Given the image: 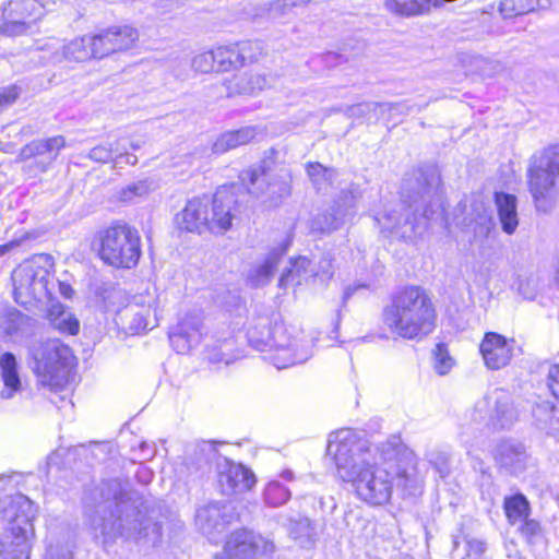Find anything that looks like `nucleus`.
<instances>
[{"label": "nucleus", "mask_w": 559, "mask_h": 559, "mask_svg": "<svg viewBox=\"0 0 559 559\" xmlns=\"http://www.w3.org/2000/svg\"><path fill=\"white\" fill-rule=\"evenodd\" d=\"M119 151V143L99 144L93 147L87 156L96 163H108L114 160V155Z\"/></svg>", "instance_id": "49"}, {"label": "nucleus", "mask_w": 559, "mask_h": 559, "mask_svg": "<svg viewBox=\"0 0 559 559\" xmlns=\"http://www.w3.org/2000/svg\"><path fill=\"white\" fill-rule=\"evenodd\" d=\"M0 377L3 382V389L0 391L2 400H10L22 392L19 364L14 354L5 352L0 355Z\"/></svg>", "instance_id": "24"}, {"label": "nucleus", "mask_w": 559, "mask_h": 559, "mask_svg": "<svg viewBox=\"0 0 559 559\" xmlns=\"http://www.w3.org/2000/svg\"><path fill=\"white\" fill-rule=\"evenodd\" d=\"M286 251V247L273 249L263 262L254 265L247 275V282L251 287H262L270 283L273 273Z\"/></svg>", "instance_id": "26"}, {"label": "nucleus", "mask_w": 559, "mask_h": 559, "mask_svg": "<svg viewBox=\"0 0 559 559\" xmlns=\"http://www.w3.org/2000/svg\"><path fill=\"white\" fill-rule=\"evenodd\" d=\"M558 179L559 176L548 174L532 158L530 159L527 183L538 211L547 212L552 207L557 194Z\"/></svg>", "instance_id": "16"}, {"label": "nucleus", "mask_w": 559, "mask_h": 559, "mask_svg": "<svg viewBox=\"0 0 559 559\" xmlns=\"http://www.w3.org/2000/svg\"><path fill=\"white\" fill-rule=\"evenodd\" d=\"M554 413V405L549 402H543L537 404L536 407L533 408V416L537 421L542 424H547L550 421Z\"/></svg>", "instance_id": "53"}, {"label": "nucleus", "mask_w": 559, "mask_h": 559, "mask_svg": "<svg viewBox=\"0 0 559 559\" xmlns=\"http://www.w3.org/2000/svg\"><path fill=\"white\" fill-rule=\"evenodd\" d=\"M58 286H59V293L64 297V298H71L74 294V290L73 288L71 287L70 284L68 283H64V282H58Z\"/></svg>", "instance_id": "61"}, {"label": "nucleus", "mask_w": 559, "mask_h": 559, "mask_svg": "<svg viewBox=\"0 0 559 559\" xmlns=\"http://www.w3.org/2000/svg\"><path fill=\"white\" fill-rule=\"evenodd\" d=\"M259 131L257 127L248 126L234 131H227L221 134L212 145L214 154H223L229 150H234L240 145H245L253 141Z\"/></svg>", "instance_id": "27"}, {"label": "nucleus", "mask_w": 559, "mask_h": 559, "mask_svg": "<svg viewBox=\"0 0 559 559\" xmlns=\"http://www.w3.org/2000/svg\"><path fill=\"white\" fill-rule=\"evenodd\" d=\"M354 207L355 197L350 191L344 192V203L317 215L311 222V229L321 234H330L340 229L353 216Z\"/></svg>", "instance_id": "22"}, {"label": "nucleus", "mask_w": 559, "mask_h": 559, "mask_svg": "<svg viewBox=\"0 0 559 559\" xmlns=\"http://www.w3.org/2000/svg\"><path fill=\"white\" fill-rule=\"evenodd\" d=\"M141 146H142V142H140V141L131 142V143H130V147H131L132 150H139Z\"/></svg>", "instance_id": "63"}, {"label": "nucleus", "mask_w": 559, "mask_h": 559, "mask_svg": "<svg viewBox=\"0 0 559 559\" xmlns=\"http://www.w3.org/2000/svg\"><path fill=\"white\" fill-rule=\"evenodd\" d=\"M200 330L201 322L198 318H187L178 325L177 330L169 335V340L178 353H185L200 342Z\"/></svg>", "instance_id": "25"}, {"label": "nucleus", "mask_w": 559, "mask_h": 559, "mask_svg": "<svg viewBox=\"0 0 559 559\" xmlns=\"http://www.w3.org/2000/svg\"><path fill=\"white\" fill-rule=\"evenodd\" d=\"M520 523L521 535L528 544H537L543 539V528L538 521L526 518Z\"/></svg>", "instance_id": "47"}, {"label": "nucleus", "mask_w": 559, "mask_h": 559, "mask_svg": "<svg viewBox=\"0 0 559 559\" xmlns=\"http://www.w3.org/2000/svg\"><path fill=\"white\" fill-rule=\"evenodd\" d=\"M99 257L117 269L135 266L141 257L139 231L124 223L110 225L99 233Z\"/></svg>", "instance_id": "7"}, {"label": "nucleus", "mask_w": 559, "mask_h": 559, "mask_svg": "<svg viewBox=\"0 0 559 559\" xmlns=\"http://www.w3.org/2000/svg\"><path fill=\"white\" fill-rule=\"evenodd\" d=\"M547 385L551 394L559 400V365H552L548 369Z\"/></svg>", "instance_id": "56"}, {"label": "nucleus", "mask_w": 559, "mask_h": 559, "mask_svg": "<svg viewBox=\"0 0 559 559\" xmlns=\"http://www.w3.org/2000/svg\"><path fill=\"white\" fill-rule=\"evenodd\" d=\"M46 559H73V554L66 547L50 546Z\"/></svg>", "instance_id": "57"}, {"label": "nucleus", "mask_w": 559, "mask_h": 559, "mask_svg": "<svg viewBox=\"0 0 559 559\" xmlns=\"http://www.w3.org/2000/svg\"><path fill=\"white\" fill-rule=\"evenodd\" d=\"M44 13L45 5L40 0H10L3 9L0 29L9 36L22 35Z\"/></svg>", "instance_id": "15"}, {"label": "nucleus", "mask_w": 559, "mask_h": 559, "mask_svg": "<svg viewBox=\"0 0 559 559\" xmlns=\"http://www.w3.org/2000/svg\"><path fill=\"white\" fill-rule=\"evenodd\" d=\"M93 58L102 59L114 52L110 40V27L99 34L87 35Z\"/></svg>", "instance_id": "43"}, {"label": "nucleus", "mask_w": 559, "mask_h": 559, "mask_svg": "<svg viewBox=\"0 0 559 559\" xmlns=\"http://www.w3.org/2000/svg\"><path fill=\"white\" fill-rule=\"evenodd\" d=\"M49 258L44 254L25 260L12 272L14 300L23 306L49 298Z\"/></svg>", "instance_id": "10"}, {"label": "nucleus", "mask_w": 559, "mask_h": 559, "mask_svg": "<svg viewBox=\"0 0 559 559\" xmlns=\"http://www.w3.org/2000/svg\"><path fill=\"white\" fill-rule=\"evenodd\" d=\"M191 67L194 71L201 73H209L213 70L217 71L215 49L197 55L192 59Z\"/></svg>", "instance_id": "48"}, {"label": "nucleus", "mask_w": 559, "mask_h": 559, "mask_svg": "<svg viewBox=\"0 0 559 559\" xmlns=\"http://www.w3.org/2000/svg\"><path fill=\"white\" fill-rule=\"evenodd\" d=\"M407 107L403 103H364L352 106L348 111L350 116H365L369 120L374 117L376 119L384 118L385 115L405 114Z\"/></svg>", "instance_id": "31"}, {"label": "nucleus", "mask_w": 559, "mask_h": 559, "mask_svg": "<svg viewBox=\"0 0 559 559\" xmlns=\"http://www.w3.org/2000/svg\"><path fill=\"white\" fill-rule=\"evenodd\" d=\"M383 8L397 17L424 15L426 7L419 0H383Z\"/></svg>", "instance_id": "36"}, {"label": "nucleus", "mask_w": 559, "mask_h": 559, "mask_svg": "<svg viewBox=\"0 0 559 559\" xmlns=\"http://www.w3.org/2000/svg\"><path fill=\"white\" fill-rule=\"evenodd\" d=\"M473 213L468 217H465L466 225H469L472 223H476L477 225L484 227L487 224H489L490 218L487 215L486 209L484 206L483 202H475L472 204Z\"/></svg>", "instance_id": "51"}, {"label": "nucleus", "mask_w": 559, "mask_h": 559, "mask_svg": "<svg viewBox=\"0 0 559 559\" xmlns=\"http://www.w3.org/2000/svg\"><path fill=\"white\" fill-rule=\"evenodd\" d=\"M34 320L16 309L7 310L2 328L9 335H26L32 332Z\"/></svg>", "instance_id": "34"}, {"label": "nucleus", "mask_w": 559, "mask_h": 559, "mask_svg": "<svg viewBox=\"0 0 559 559\" xmlns=\"http://www.w3.org/2000/svg\"><path fill=\"white\" fill-rule=\"evenodd\" d=\"M333 264H332V258L330 255H325L321 259V261L318 264V269L314 267V272L318 273V275H324L328 277H331L333 274Z\"/></svg>", "instance_id": "59"}, {"label": "nucleus", "mask_w": 559, "mask_h": 559, "mask_svg": "<svg viewBox=\"0 0 559 559\" xmlns=\"http://www.w3.org/2000/svg\"><path fill=\"white\" fill-rule=\"evenodd\" d=\"M318 503L320 510L324 513H332L336 508L335 500L331 496L319 498Z\"/></svg>", "instance_id": "60"}, {"label": "nucleus", "mask_w": 559, "mask_h": 559, "mask_svg": "<svg viewBox=\"0 0 559 559\" xmlns=\"http://www.w3.org/2000/svg\"><path fill=\"white\" fill-rule=\"evenodd\" d=\"M495 203L502 230L512 235L519 225L516 197L510 193L496 192Z\"/></svg>", "instance_id": "28"}, {"label": "nucleus", "mask_w": 559, "mask_h": 559, "mask_svg": "<svg viewBox=\"0 0 559 559\" xmlns=\"http://www.w3.org/2000/svg\"><path fill=\"white\" fill-rule=\"evenodd\" d=\"M157 308L158 296L156 290H147L145 294L135 296L130 304L117 313V322L121 323L132 334H138L147 330L150 324L155 325Z\"/></svg>", "instance_id": "14"}, {"label": "nucleus", "mask_w": 559, "mask_h": 559, "mask_svg": "<svg viewBox=\"0 0 559 559\" xmlns=\"http://www.w3.org/2000/svg\"><path fill=\"white\" fill-rule=\"evenodd\" d=\"M274 549L272 540L253 531L240 528L228 535L223 556L227 559H255L272 554ZM221 557L222 555H216L215 559H221Z\"/></svg>", "instance_id": "12"}, {"label": "nucleus", "mask_w": 559, "mask_h": 559, "mask_svg": "<svg viewBox=\"0 0 559 559\" xmlns=\"http://www.w3.org/2000/svg\"><path fill=\"white\" fill-rule=\"evenodd\" d=\"M157 188L155 180L152 178H145L139 181H134L122 188L118 198L121 202L132 203L136 199L144 198L153 192Z\"/></svg>", "instance_id": "39"}, {"label": "nucleus", "mask_w": 559, "mask_h": 559, "mask_svg": "<svg viewBox=\"0 0 559 559\" xmlns=\"http://www.w3.org/2000/svg\"><path fill=\"white\" fill-rule=\"evenodd\" d=\"M51 325L61 333L75 335L79 332L80 323L78 319L69 311L64 310L61 305L53 306L49 312Z\"/></svg>", "instance_id": "38"}, {"label": "nucleus", "mask_w": 559, "mask_h": 559, "mask_svg": "<svg viewBox=\"0 0 559 559\" xmlns=\"http://www.w3.org/2000/svg\"><path fill=\"white\" fill-rule=\"evenodd\" d=\"M440 187L441 177L437 167L428 165L414 170L404 179V203L376 218L382 231L397 233L407 228L400 236L411 238L421 223L430 219L433 207L440 205Z\"/></svg>", "instance_id": "3"}, {"label": "nucleus", "mask_w": 559, "mask_h": 559, "mask_svg": "<svg viewBox=\"0 0 559 559\" xmlns=\"http://www.w3.org/2000/svg\"><path fill=\"white\" fill-rule=\"evenodd\" d=\"M282 478L286 479V480H292L294 478V474L292 471L289 469H285L282 472L281 474Z\"/></svg>", "instance_id": "62"}, {"label": "nucleus", "mask_w": 559, "mask_h": 559, "mask_svg": "<svg viewBox=\"0 0 559 559\" xmlns=\"http://www.w3.org/2000/svg\"><path fill=\"white\" fill-rule=\"evenodd\" d=\"M452 367V358L448 355L445 346L438 344L435 350V369L439 374H445Z\"/></svg>", "instance_id": "50"}, {"label": "nucleus", "mask_w": 559, "mask_h": 559, "mask_svg": "<svg viewBox=\"0 0 559 559\" xmlns=\"http://www.w3.org/2000/svg\"><path fill=\"white\" fill-rule=\"evenodd\" d=\"M115 166L127 164V165H135L138 163V157L134 154H130L126 152V150L120 148L117 153H115Z\"/></svg>", "instance_id": "58"}, {"label": "nucleus", "mask_w": 559, "mask_h": 559, "mask_svg": "<svg viewBox=\"0 0 559 559\" xmlns=\"http://www.w3.org/2000/svg\"><path fill=\"white\" fill-rule=\"evenodd\" d=\"M549 4V0H502L499 10L504 19H511L537 9H546Z\"/></svg>", "instance_id": "33"}, {"label": "nucleus", "mask_w": 559, "mask_h": 559, "mask_svg": "<svg viewBox=\"0 0 559 559\" xmlns=\"http://www.w3.org/2000/svg\"><path fill=\"white\" fill-rule=\"evenodd\" d=\"M239 179L248 192L257 197L269 193L271 199H282L290 193L287 176L276 178L271 176L267 160H262L260 164L245 169Z\"/></svg>", "instance_id": "13"}, {"label": "nucleus", "mask_w": 559, "mask_h": 559, "mask_svg": "<svg viewBox=\"0 0 559 559\" xmlns=\"http://www.w3.org/2000/svg\"><path fill=\"white\" fill-rule=\"evenodd\" d=\"M263 321L248 330V338L258 350L276 349L284 352V361L275 364L278 369L308 359L309 352L305 349L304 344H300V340L293 336L288 326L277 322L269 325L266 320Z\"/></svg>", "instance_id": "8"}, {"label": "nucleus", "mask_w": 559, "mask_h": 559, "mask_svg": "<svg viewBox=\"0 0 559 559\" xmlns=\"http://www.w3.org/2000/svg\"><path fill=\"white\" fill-rule=\"evenodd\" d=\"M528 455L523 443L513 440L502 441L497 450L498 464L511 474H518L525 469Z\"/></svg>", "instance_id": "23"}, {"label": "nucleus", "mask_w": 559, "mask_h": 559, "mask_svg": "<svg viewBox=\"0 0 559 559\" xmlns=\"http://www.w3.org/2000/svg\"><path fill=\"white\" fill-rule=\"evenodd\" d=\"M233 188H219L210 200L209 231L223 234L231 227L236 204Z\"/></svg>", "instance_id": "18"}, {"label": "nucleus", "mask_w": 559, "mask_h": 559, "mask_svg": "<svg viewBox=\"0 0 559 559\" xmlns=\"http://www.w3.org/2000/svg\"><path fill=\"white\" fill-rule=\"evenodd\" d=\"M469 417L493 430L508 429L519 420V411L508 391L495 389L475 403Z\"/></svg>", "instance_id": "11"}, {"label": "nucleus", "mask_w": 559, "mask_h": 559, "mask_svg": "<svg viewBox=\"0 0 559 559\" xmlns=\"http://www.w3.org/2000/svg\"><path fill=\"white\" fill-rule=\"evenodd\" d=\"M290 536L300 547L312 548L317 540L316 524L307 516L290 519L287 525Z\"/></svg>", "instance_id": "30"}, {"label": "nucleus", "mask_w": 559, "mask_h": 559, "mask_svg": "<svg viewBox=\"0 0 559 559\" xmlns=\"http://www.w3.org/2000/svg\"><path fill=\"white\" fill-rule=\"evenodd\" d=\"M290 498V491L277 480L270 481L264 489V500L271 507H280Z\"/></svg>", "instance_id": "44"}, {"label": "nucleus", "mask_w": 559, "mask_h": 559, "mask_svg": "<svg viewBox=\"0 0 559 559\" xmlns=\"http://www.w3.org/2000/svg\"><path fill=\"white\" fill-rule=\"evenodd\" d=\"M503 508L511 524L522 522L528 518L531 511L530 502L522 493L504 498Z\"/></svg>", "instance_id": "37"}, {"label": "nucleus", "mask_w": 559, "mask_h": 559, "mask_svg": "<svg viewBox=\"0 0 559 559\" xmlns=\"http://www.w3.org/2000/svg\"><path fill=\"white\" fill-rule=\"evenodd\" d=\"M233 346L234 342L226 340L219 345V347H207L206 359L212 364L224 362L225 365H229L235 360V357L228 353Z\"/></svg>", "instance_id": "46"}, {"label": "nucleus", "mask_w": 559, "mask_h": 559, "mask_svg": "<svg viewBox=\"0 0 559 559\" xmlns=\"http://www.w3.org/2000/svg\"><path fill=\"white\" fill-rule=\"evenodd\" d=\"M110 40L114 52L129 50L139 40V32L131 25L110 26Z\"/></svg>", "instance_id": "35"}, {"label": "nucleus", "mask_w": 559, "mask_h": 559, "mask_svg": "<svg viewBox=\"0 0 559 559\" xmlns=\"http://www.w3.org/2000/svg\"><path fill=\"white\" fill-rule=\"evenodd\" d=\"M429 463L432 464L441 477H444L449 473L448 456L444 453L431 452L428 454Z\"/></svg>", "instance_id": "54"}, {"label": "nucleus", "mask_w": 559, "mask_h": 559, "mask_svg": "<svg viewBox=\"0 0 559 559\" xmlns=\"http://www.w3.org/2000/svg\"><path fill=\"white\" fill-rule=\"evenodd\" d=\"M197 471L202 475L216 461L217 483L223 495H235L250 490L255 484L254 474L241 464H236L218 455L214 441H201L194 449Z\"/></svg>", "instance_id": "6"}, {"label": "nucleus", "mask_w": 559, "mask_h": 559, "mask_svg": "<svg viewBox=\"0 0 559 559\" xmlns=\"http://www.w3.org/2000/svg\"><path fill=\"white\" fill-rule=\"evenodd\" d=\"M217 71H230L241 67L236 44L218 46L215 48Z\"/></svg>", "instance_id": "40"}, {"label": "nucleus", "mask_w": 559, "mask_h": 559, "mask_svg": "<svg viewBox=\"0 0 559 559\" xmlns=\"http://www.w3.org/2000/svg\"><path fill=\"white\" fill-rule=\"evenodd\" d=\"M326 452L334 460L337 476L352 483L357 497L371 506L389 502L394 487L404 496L421 493L424 477L417 457L395 438L371 447L343 429L330 436Z\"/></svg>", "instance_id": "1"}, {"label": "nucleus", "mask_w": 559, "mask_h": 559, "mask_svg": "<svg viewBox=\"0 0 559 559\" xmlns=\"http://www.w3.org/2000/svg\"><path fill=\"white\" fill-rule=\"evenodd\" d=\"M514 340H508L496 332H487L480 343L485 365L492 370H498L511 361L513 356Z\"/></svg>", "instance_id": "20"}, {"label": "nucleus", "mask_w": 559, "mask_h": 559, "mask_svg": "<svg viewBox=\"0 0 559 559\" xmlns=\"http://www.w3.org/2000/svg\"><path fill=\"white\" fill-rule=\"evenodd\" d=\"M316 276L318 273L314 272L312 262L306 257H299L290 261V267L281 275L278 285L280 287L301 285Z\"/></svg>", "instance_id": "29"}, {"label": "nucleus", "mask_w": 559, "mask_h": 559, "mask_svg": "<svg viewBox=\"0 0 559 559\" xmlns=\"http://www.w3.org/2000/svg\"><path fill=\"white\" fill-rule=\"evenodd\" d=\"M486 550V544L476 538L466 540V555L463 559H481Z\"/></svg>", "instance_id": "52"}, {"label": "nucleus", "mask_w": 559, "mask_h": 559, "mask_svg": "<svg viewBox=\"0 0 559 559\" xmlns=\"http://www.w3.org/2000/svg\"><path fill=\"white\" fill-rule=\"evenodd\" d=\"M235 520L234 508L225 502H210L195 512V525L202 534L212 537L226 530Z\"/></svg>", "instance_id": "17"}, {"label": "nucleus", "mask_w": 559, "mask_h": 559, "mask_svg": "<svg viewBox=\"0 0 559 559\" xmlns=\"http://www.w3.org/2000/svg\"><path fill=\"white\" fill-rule=\"evenodd\" d=\"M36 514L33 502L24 495L0 502V559H28Z\"/></svg>", "instance_id": "5"}, {"label": "nucleus", "mask_w": 559, "mask_h": 559, "mask_svg": "<svg viewBox=\"0 0 559 559\" xmlns=\"http://www.w3.org/2000/svg\"><path fill=\"white\" fill-rule=\"evenodd\" d=\"M32 355L33 370L40 385L57 390L68 381L74 359L69 346L59 340H49L35 347Z\"/></svg>", "instance_id": "9"}, {"label": "nucleus", "mask_w": 559, "mask_h": 559, "mask_svg": "<svg viewBox=\"0 0 559 559\" xmlns=\"http://www.w3.org/2000/svg\"><path fill=\"white\" fill-rule=\"evenodd\" d=\"M91 58L93 56L87 35L74 38L67 45H63L61 55L59 52L55 55V60L59 62L62 60L82 62Z\"/></svg>", "instance_id": "32"}, {"label": "nucleus", "mask_w": 559, "mask_h": 559, "mask_svg": "<svg viewBox=\"0 0 559 559\" xmlns=\"http://www.w3.org/2000/svg\"><path fill=\"white\" fill-rule=\"evenodd\" d=\"M19 95L20 90L15 85L0 88V109L12 105Z\"/></svg>", "instance_id": "55"}, {"label": "nucleus", "mask_w": 559, "mask_h": 559, "mask_svg": "<svg viewBox=\"0 0 559 559\" xmlns=\"http://www.w3.org/2000/svg\"><path fill=\"white\" fill-rule=\"evenodd\" d=\"M236 47L239 52L241 67L247 62L257 61L263 52V47L260 41H240L236 43Z\"/></svg>", "instance_id": "45"}, {"label": "nucleus", "mask_w": 559, "mask_h": 559, "mask_svg": "<svg viewBox=\"0 0 559 559\" xmlns=\"http://www.w3.org/2000/svg\"><path fill=\"white\" fill-rule=\"evenodd\" d=\"M548 174L559 176V144L548 146L531 157Z\"/></svg>", "instance_id": "42"}, {"label": "nucleus", "mask_w": 559, "mask_h": 559, "mask_svg": "<svg viewBox=\"0 0 559 559\" xmlns=\"http://www.w3.org/2000/svg\"><path fill=\"white\" fill-rule=\"evenodd\" d=\"M306 171L318 190H322L332 185L336 176L335 169L326 168L320 163H308L306 165Z\"/></svg>", "instance_id": "41"}, {"label": "nucleus", "mask_w": 559, "mask_h": 559, "mask_svg": "<svg viewBox=\"0 0 559 559\" xmlns=\"http://www.w3.org/2000/svg\"><path fill=\"white\" fill-rule=\"evenodd\" d=\"M284 5L285 7H294V5H296V2L293 0H284Z\"/></svg>", "instance_id": "64"}, {"label": "nucleus", "mask_w": 559, "mask_h": 559, "mask_svg": "<svg viewBox=\"0 0 559 559\" xmlns=\"http://www.w3.org/2000/svg\"><path fill=\"white\" fill-rule=\"evenodd\" d=\"M84 514L90 530L104 546L118 538L136 540L146 536L150 527L145 514L127 498L117 479L104 480L85 495Z\"/></svg>", "instance_id": "2"}, {"label": "nucleus", "mask_w": 559, "mask_h": 559, "mask_svg": "<svg viewBox=\"0 0 559 559\" xmlns=\"http://www.w3.org/2000/svg\"><path fill=\"white\" fill-rule=\"evenodd\" d=\"M210 199L193 198L186 203L175 216V224L180 230L202 234L209 230Z\"/></svg>", "instance_id": "21"}, {"label": "nucleus", "mask_w": 559, "mask_h": 559, "mask_svg": "<svg viewBox=\"0 0 559 559\" xmlns=\"http://www.w3.org/2000/svg\"><path fill=\"white\" fill-rule=\"evenodd\" d=\"M382 321L395 337L421 341L435 331L437 312L423 286L406 285L392 294L382 310Z\"/></svg>", "instance_id": "4"}, {"label": "nucleus", "mask_w": 559, "mask_h": 559, "mask_svg": "<svg viewBox=\"0 0 559 559\" xmlns=\"http://www.w3.org/2000/svg\"><path fill=\"white\" fill-rule=\"evenodd\" d=\"M66 146V139L56 135L46 140H34L21 148L22 160H34V165L40 173H45L59 156Z\"/></svg>", "instance_id": "19"}]
</instances>
